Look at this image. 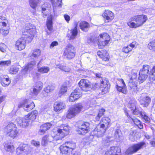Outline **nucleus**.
<instances>
[{"instance_id":"obj_4","label":"nucleus","mask_w":155,"mask_h":155,"mask_svg":"<svg viewBox=\"0 0 155 155\" xmlns=\"http://www.w3.org/2000/svg\"><path fill=\"white\" fill-rule=\"evenodd\" d=\"M82 108L83 106L80 103L76 104L70 107L68 111L66 117L70 119L73 118L80 113Z\"/></svg>"},{"instance_id":"obj_12","label":"nucleus","mask_w":155,"mask_h":155,"mask_svg":"<svg viewBox=\"0 0 155 155\" xmlns=\"http://www.w3.org/2000/svg\"><path fill=\"white\" fill-rule=\"evenodd\" d=\"M100 86L101 94H104L108 92L110 84L109 81L106 78H104V79L101 80Z\"/></svg>"},{"instance_id":"obj_48","label":"nucleus","mask_w":155,"mask_h":155,"mask_svg":"<svg viewBox=\"0 0 155 155\" xmlns=\"http://www.w3.org/2000/svg\"><path fill=\"white\" fill-rule=\"evenodd\" d=\"M116 87L118 91L122 92L124 94H126V91L125 90V88L124 86L122 87L117 85L116 86Z\"/></svg>"},{"instance_id":"obj_20","label":"nucleus","mask_w":155,"mask_h":155,"mask_svg":"<svg viewBox=\"0 0 155 155\" xmlns=\"http://www.w3.org/2000/svg\"><path fill=\"white\" fill-rule=\"evenodd\" d=\"M140 78L141 79H140V78H130L129 85L130 87L131 88H134V87H136L138 81L140 84L142 83L145 80V78Z\"/></svg>"},{"instance_id":"obj_33","label":"nucleus","mask_w":155,"mask_h":155,"mask_svg":"<svg viewBox=\"0 0 155 155\" xmlns=\"http://www.w3.org/2000/svg\"><path fill=\"white\" fill-rule=\"evenodd\" d=\"M4 148L6 151L11 153L13 152L15 150L13 145L9 143H7L5 144L4 145Z\"/></svg>"},{"instance_id":"obj_19","label":"nucleus","mask_w":155,"mask_h":155,"mask_svg":"<svg viewBox=\"0 0 155 155\" xmlns=\"http://www.w3.org/2000/svg\"><path fill=\"white\" fill-rule=\"evenodd\" d=\"M102 16L105 19L106 22L111 21L114 18L113 13L108 10H105L104 12L102 14Z\"/></svg>"},{"instance_id":"obj_56","label":"nucleus","mask_w":155,"mask_h":155,"mask_svg":"<svg viewBox=\"0 0 155 155\" xmlns=\"http://www.w3.org/2000/svg\"><path fill=\"white\" fill-rule=\"evenodd\" d=\"M32 145L36 147L39 146L40 145V143L38 141H36L34 140H33L31 142Z\"/></svg>"},{"instance_id":"obj_58","label":"nucleus","mask_w":155,"mask_h":155,"mask_svg":"<svg viewBox=\"0 0 155 155\" xmlns=\"http://www.w3.org/2000/svg\"><path fill=\"white\" fill-rule=\"evenodd\" d=\"M43 85V83L41 81H39L36 83L35 87H37V88L39 89V87L41 86V87L42 89V88Z\"/></svg>"},{"instance_id":"obj_11","label":"nucleus","mask_w":155,"mask_h":155,"mask_svg":"<svg viewBox=\"0 0 155 155\" xmlns=\"http://www.w3.org/2000/svg\"><path fill=\"white\" fill-rule=\"evenodd\" d=\"M90 123L87 122H80L78 125V133L80 134L84 135L90 130Z\"/></svg>"},{"instance_id":"obj_1","label":"nucleus","mask_w":155,"mask_h":155,"mask_svg":"<svg viewBox=\"0 0 155 155\" xmlns=\"http://www.w3.org/2000/svg\"><path fill=\"white\" fill-rule=\"evenodd\" d=\"M61 130H58V133L56 135L53 137L50 135H46L45 136L42 138L41 144L44 146H46L49 143L54 142L55 143V141H61L62 139L64 137V134L62 133H60Z\"/></svg>"},{"instance_id":"obj_59","label":"nucleus","mask_w":155,"mask_h":155,"mask_svg":"<svg viewBox=\"0 0 155 155\" xmlns=\"http://www.w3.org/2000/svg\"><path fill=\"white\" fill-rule=\"evenodd\" d=\"M2 31L3 32H2V34H3L4 35H6L8 34L9 33V31L8 30H3V29H1V31Z\"/></svg>"},{"instance_id":"obj_28","label":"nucleus","mask_w":155,"mask_h":155,"mask_svg":"<svg viewBox=\"0 0 155 155\" xmlns=\"http://www.w3.org/2000/svg\"><path fill=\"white\" fill-rule=\"evenodd\" d=\"M79 27L83 31L87 32L90 28V24L85 21H82L79 23Z\"/></svg>"},{"instance_id":"obj_47","label":"nucleus","mask_w":155,"mask_h":155,"mask_svg":"<svg viewBox=\"0 0 155 155\" xmlns=\"http://www.w3.org/2000/svg\"><path fill=\"white\" fill-rule=\"evenodd\" d=\"M52 19H48L47 22V26L48 29L50 31H51L52 29Z\"/></svg>"},{"instance_id":"obj_10","label":"nucleus","mask_w":155,"mask_h":155,"mask_svg":"<svg viewBox=\"0 0 155 155\" xmlns=\"http://www.w3.org/2000/svg\"><path fill=\"white\" fill-rule=\"evenodd\" d=\"M146 146V143L142 142L138 143L132 145L126 151V153L127 154H131L136 152L137 151L143 148V147Z\"/></svg>"},{"instance_id":"obj_22","label":"nucleus","mask_w":155,"mask_h":155,"mask_svg":"<svg viewBox=\"0 0 155 155\" xmlns=\"http://www.w3.org/2000/svg\"><path fill=\"white\" fill-rule=\"evenodd\" d=\"M149 66L147 65H143L142 69H141L140 71L139 75L140 78L146 77H147V74H149Z\"/></svg>"},{"instance_id":"obj_40","label":"nucleus","mask_w":155,"mask_h":155,"mask_svg":"<svg viewBox=\"0 0 155 155\" xmlns=\"http://www.w3.org/2000/svg\"><path fill=\"white\" fill-rule=\"evenodd\" d=\"M30 6L32 8L35 9L36 7L37 4L39 3V0H29Z\"/></svg>"},{"instance_id":"obj_8","label":"nucleus","mask_w":155,"mask_h":155,"mask_svg":"<svg viewBox=\"0 0 155 155\" xmlns=\"http://www.w3.org/2000/svg\"><path fill=\"white\" fill-rule=\"evenodd\" d=\"M75 54V49L74 47L72 45L69 44L64 49L63 55L65 58L71 59L74 57Z\"/></svg>"},{"instance_id":"obj_25","label":"nucleus","mask_w":155,"mask_h":155,"mask_svg":"<svg viewBox=\"0 0 155 155\" xmlns=\"http://www.w3.org/2000/svg\"><path fill=\"white\" fill-rule=\"evenodd\" d=\"M52 124L50 123H45L40 127L39 133L40 134H44L46 131L48 130L51 126Z\"/></svg>"},{"instance_id":"obj_26","label":"nucleus","mask_w":155,"mask_h":155,"mask_svg":"<svg viewBox=\"0 0 155 155\" xmlns=\"http://www.w3.org/2000/svg\"><path fill=\"white\" fill-rule=\"evenodd\" d=\"M36 64L35 61H31L22 70V74H25L28 71H29L31 69L33 68L34 66Z\"/></svg>"},{"instance_id":"obj_24","label":"nucleus","mask_w":155,"mask_h":155,"mask_svg":"<svg viewBox=\"0 0 155 155\" xmlns=\"http://www.w3.org/2000/svg\"><path fill=\"white\" fill-rule=\"evenodd\" d=\"M103 130H101L100 129H98L97 127L95 128L94 130L91 133V135L94 136H96L98 137H102L105 132V129L103 128Z\"/></svg>"},{"instance_id":"obj_54","label":"nucleus","mask_w":155,"mask_h":155,"mask_svg":"<svg viewBox=\"0 0 155 155\" xmlns=\"http://www.w3.org/2000/svg\"><path fill=\"white\" fill-rule=\"evenodd\" d=\"M6 48V46L4 43H0V50L1 51L4 52L5 51Z\"/></svg>"},{"instance_id":"obj_15","label":"nucleus","mask_w":155,"mask_h":155,"mask_svg":"<svg viewBox=\"0 0 155 155\" xmlns=\"http://www.w3.org/2000/svg\"><path fill=\"white\" fill-rule=\"evenodd\" d=\"M28 100L26 99L24 100L23 101L20 103L18 105V107L20 108L23 107L25 110L28 112L32 109L35 107V104L33 102H32L30 104H27Z\"/></svg>"},{"instance_id":"obj_2","label":"nucleus","mask_w":155,"mask_h":155,"mask_svg":"<svg viewBox=\"0 0 155 155\" xmlns=\"http://www.w3.org/2000/svg\"><path fill=\"white\" fill-rule=\"evenodd\" d=\"M147 19V17L145 15H137L131 18V21L127 24L131 28H136L141 26L145 22Z\"/></svg>"},{"instance_id":"obj_16","label":"nucleus","mask_w":155,"mask_h":155,"mask_svg":"<svg viewBox=\"0 0 155 155\" xmlns=\"http://www.w3.org/2000/svg\"><path fill=\"white\" fill-rule=\"evenodd\" d=\"M81 89L84 91H88L90 88V82L87 80L82 79L79 83Z\"/></svg>"},{"instance_id":"obj_51","label":"nucleus","mask_w":155,"mask_h":155,"mask_svg":"<svg viewBox=\"0 0 155 155\" xmlns=\"http://www.w3.org/2000/svg\"><path fill=\"white\" fill-rule=\"evenodd\" d=\"M39 87V89L37 88L36 87H35L33 88V92H32L33 95H36L40 92V91L41 89V86Z\"/></svg>"},{"instance_id":"obj_41","label":"nucleus","mask_w":155,"mask_h":155,"mask_svg":"<svg viewBox=\"0 0 155 155\" xmlns=\"http://www.w3.org/2000/svg\"><path fill=\"white\" fill-rule=\"evenodd\" d=\"M141 116L145 121L146 123H150V119L145 112L143 111V113H141Z\"/></svg>"},{"instance_id":"obj_57","label":"nucleus","mask_w":155,"mask_h":155,"mask_svg":"<svg viewBox=\"0 0 155 155\" xmlns=\"http://www.w3.org/2000/svg\"><path fill=\"white\" fill-rule=\"evenodd\" d=\"M58 42L57 41H54L52 42L50 45V48H52L54 46H57L58 45Z\"/></svg>"},{"instance_id":"obj_23","label":"nucleus","mask_w":155,"mask_h":155,"mask_svg":"<svg viewBox=\"0 0 155 155\" xmlns=\"http://www.w3.org/2000/svg\"><path fill=\"white\" fill-rule=\"evenodd\" d=\"M77 24H76V26L73 29L70 31V33L67 34V37L69 40H73L75 38L78 34L77 28Z\"/></svg>"},{"instance_id":"obj_38","label":"nucleus","mask_w":155,"mask_h":155,"mask_svg":"<svg viewBox=\"0 0 155 155\" xmlns=\"http://www.w3.org/2000/svg\"><path fill=\"white\" fill-rule=\"evenodd\" d=\"M56 68L60 69L61 70L65 72H68L70 71V68L66 66L59 64L57 65Z\"/></svg>"},{"instance_id":"obj_46","label":"nucleus","mask_w":155,"mask_h":155,"mask_svg":"<svg viewBox=\"0 0 155 155\" xmlns=\"http://www.w3.org/2000/svg\"><path fill=\"white\" fill-rule=\"evenodd\" d=\"M67 86L64 85H62L59 92V94L60 95H63L67 91Z\"/></svg>"},{"instance_id":"obj_37","label":"nucleus","mask_w":155,"mask_h":155,"mask_svg":"<svg viewBox=\"0 0 155 155\" xmlns=\"http://www.w3.org/2000/svg\"><path fill=\"white\" fill-rule=\"evenodd\" d=\"M62 0H54V2H52V5L53 7V9L54 10L56 7L58 6L61 8L62 6L61 3Z\"/></svg>"},{"instance_id":"obj_44","label":"nucleus","mask_w":155,"mask_h":155,"mask_svg":"<svg viewBox=\"0 0 155 155\" xmlns=\"http://www.w3.org/2000/svg\"><path fill=\"white\" fill-rule=\"evenodd\" d=\"M125 113L128 118H130L136 125H137V124H140V121L137 118H132L128 114V113L126 111H125Z\"/></svg>"},{"instance_id":"obj_60","label":"nucleus","mask_w":155,"mask_h":155,"mask_svg":"<svg viewBox=\"0 0 155 155\" xmlns=\"http://www.w3.org/2000/svg\"><path fill=\"white\" fill-rule=\"evenodd\" d=\"M103 56H104V58H103V60L105 61H107L109 60V58L108 57H104L105 56H107L108 55V53H107L106 52L105 54L104 55V54H103Z\"/></svg>"},{"instance_id":"obj_55","label":"nucleus","mask_w":155,"mask_h":155,"mask_svg":"<svg viewBox=\"0 0 155 155\" xmlns=\"http://www.w3.org/2000/svg\"><path fill=\"white\" fill-rule=\"evenodd\" d=\"M149 74L151 76L155 77V66L153 67L152 70L150 71Z\"/></svg>"},{"instance_id":"obj_53","label":"nucleus","mask_w":155,"mask_h":155,"mask_svg":"<svg viewBox=\"0 0 155 155\" xmlns=\"http://www.w3.org/2000/svg\"><path fill=\"white\" fill-rule=\"evenodd\" d=\"M132 113H133L135 115H140L141 116V113H143V111H139L138 109L136 108V107L134 109L132 110Z\"/></svg>"},{"instance_id":"obj_17","label":"nucleus","mask_w":155,"mask_h":155,"mask_svg":"<svg viewBox=\"0 0 155 155\" xmlns=\"http://www.w3.org/2000/svg\"><path fill=\"white\" fill-rule=\"evenodd\" d=\"M80 91L81 90L79 88H76L73 92L71 93L69 97V101H74L81 97V94Z\"/></svg>"},{"instance_id":"obj_50","label":"nucleus","mask_w":155,"mask_h":155,"mask_svg":"<svg viewBox=\"0 0 155 155\" xmlns=\"http://www.w3.org/2000/svg\"><path fill=\"white\" fill-rule=\"evenodd\" d=\"M148 47L150 50H155V40L150 42L148 45Z\"/></svg>"},{"instance_id":"obj_31","label":"nucleus","mask_w":155,"mask_h":155,"mask_svg":"<svg viewBox=\"0 0 155 155\" xmlns=\"http://www.w3.org/2000/svg\"><path fill=\"white\" fill-rule=\"evenodd\" d=\"M71 129V127L67 124H63L60 127V128H58L57 130V133L58 130H61V132L60 133H62L64 134V137L65 135H67L66 133H65L64 131L68 132V131Z\"/></svg>"},{"instance_id":"obj_62","label":"nucleus","mask_w":155,"mask_h":155,"mask_svg":"<svg viewBox=\"0 0 155 155\" xmlns=\"http://www.w3.org/2000/svg\"><path fill=\"white\" fill-rule=\"evenodd\" d=\"M6 18L4 16H0V23H2L3 21L5 20Z\"/></svg>"},{"instance_id":"obj_49","label":"nucleus","mask_w":155,"mask_h":155,"mask_svg":"<svg viewBox=\"0 0 155 155\" xmlns=\"http://www.w3.org/2000/svg\"><path fill=\"white\" fill-rule=\"evenodd\" d=\"M18 71V68L15 67H12L10 70L9 72L12 74H16Z\"/></svg>"},{"instance_id":"obj_52","label":"nucleus","mask_w":155,"mask_h":155,"mask_svg":"<svg viewBox=\"0 0 155 155\" xmlns=\"http://www.w3.org/2000/svg\"><path fill=\"white\" fill-rule=\"evenodd\" d=\"M105 111V110L103 109L99 110L97 116L96 117V119L97 120H99L100 117L104 114V113Z\"/></svg>"},{"instance_id":"obj_39","label":"nucleus","mask_w":155,"mask_h":155,"mask_svg":"<svg viewBox=\"0 0 155 155\" xmlns=\"http://www.w3.org/2000/svg\"><path fill=\"white\" fill-rule=\"evenodd\" d=\"M137 104V102L135 100H131L129 102L128 104L129 107L131 110H133L136 107V105Z\"/></svg>"},{"instance_id":"obj_61","label":"nucleus","mask_w":155,"mask_h":155,"mask_svg":"<svg viewBox=\"0 0 155 155\" xmlns=\"http://www.w3.org/2000/svg\"><path fill=\"white\" fill-rule=\"evenodd\" d=\"M64 18L65 20L67 21H68L70 20V17L69 15H64Z\"/></svg>"},{"instance_id":"obj_34","label":"nucleus","mask_w":155,"mask_h":155,"mask_svg":"<svg viewBox=\"0 0 155 155\" xmlns=\"http://www.w3.org/2000/svg\"><path fill=\"white\" fill-rule=\"evenodd\" d=\"M134 43L133 42L131 43L129 45L124 47L123 48V51L125 53H128L131 51L132 49L135 47Z\"/></svg>"},{"instance_id":"obj_43","label":"nucleus","mask_w":155,"mask_h":155,"mask_svg":"<svg viewBox=\"0 0 155 155\" xmlns=\"http://www.w3.org/2000/svg\"><path fill=\"white\" fill-rule=\"evenodd\" d=\"M10 64L11 61L9 60L0 61V69H1V68L7 66Z\"/></svg>"},{"instance_id":"obj_13","label":"nucleus","mask_w":155,"mask_h":155,"mask_svg":"<svg viewBox=\"0 0 155 155\" xmlns=\"http://www.w3.org/2000/svg\"><path fill=\"white\" fill-rule=\"evenodd\" d=\"M16 121L18 125L22 127H25L28 126L31 122L28 118V117L25 116L24 117H18L16 120Z\"/></svg>"},{"instance_id":"obj_5","label":"nucleus","mask_w":155,"mask_h":155,"mask_svg":"<svg viewBox=\"0 0 155 155\" xmlns=\"http://www.w3.org/2000/svg\"><path fill=\"white\" fill-rule=\"evenodd\" d=\"M31 40L30 37L23 36L16 41L15 46L16 48L20 51L24 49L26 46V43L31 42Z\"/></svg>"},{"instance_id":"obj_14","label":"nucleus","mask_w":155,"mask_h":155,"mask_svg":"<svg viewBox=\"0 0 155 155\" xmlns=\"http://www.w3.org/2000/svg\"><path fill=\"white\" fill-rule=\"evenodd\" d=\"M151 101L150 97L147 96L146 94H143L140 96L139 101L140 104L143 107H147L148 106Z\"/></svg>"},{"instance_id":"obj_21","label":"nucleus","mask_w":155,"mask_h":155,"mask_svg":"<svg viewBox=\"0 0 155 155\" xmlns=\"http://www.w3.org/2000/svg\"><path fill=\"white\" fill-rule=\"evenodd\" d=\"M103 123L100 125V127L101 128H107L109 127L111 124V120L108 117H104L102 118L101 122Z\"/></svg>"},{"instance_id":"obj_9","label":"nucleus","mask_w":155,"mask_h":155,"mask_svg":"<svg viewBox=\"0 0 155 155\" xmlns=\"http://www.w3.org/2000/svg\"><path fill=\"white\" fill-rule=\"evenodd\" d=\"M32 148L27 144H23L16 149L18 155H28L32 151Z\"/></svg>"},{"instance_id":"obj_7","label":"nucleus","mask_w":155,"mask_h":155,"mask_svg":"<svg viewBox=\"0 0 155 155\" xmlns=\"http://www.w3.org/2000/svg\"><path fill=\"white\" fill-rule=\"evenodd\" d=\"M98 38L97 44L99 48L101 49L108 43L110 39L109 36L107 33L100 34Z\"/></svg>"},{"instance_id":"obj_64","label":"nucleus","mask_w":155,"mask_h":155,"mask_svg":"<svg viewBox=\"0 0 155 155\" xmlns=\"http://www.w3.org/2000/svg\"><path fill=\"white\" fill-rule=\"evenodd\" d=\"M150 144L152 147H155V141H151L150 142Z\"/></svg>"},{"instance_id":"obj_32","label":"nucleus","mask_w":155,"mask_h":155,"mask_svg":"<svg viewBox=\"0 0 155 155\" xmlns=\"http://www.w3.org/2000/svg\"><path fill=\"white\" fill-rule=\"evenodd\" d=\"M37 114V111L34 110L31 113H29L28 114L26 115V116L28 117V118L29 120H30V121L31 122L32 121L35 120Z\"/></svg>"},{"instance_id":"obj_27","label":"nucleus","mask_w":155,"mask_h":155,"mask_svg":"<svg viewBox=\"0 0 155 155\" xmlns=\"http://www.w3.org/2000/svg\"><path fill=\"white\" fill-rule=\"evenodd\" d=\"M65 105L62 102L57 101L54 105V110L55 111L58 112L65 108Z\"/></svg>"},{"instance_id":"obj_29","label":"nucleus","mask_w":155,"mask_h":155,"mask_svg":"<svg viewBox=\"0 0 155 155\" xmlns=\"http://www.w3.org/2000/svg\"><path fill=\"white\" fill-rule=\"evenodd\" d=\"M41 54V51L38 49H35L32 51L30 54V57L33 59H35L39 57Z\"/></svg>"},{"instance_id":"obj_45","label":"nucleus","mask_w":155,"mask_h":155,"mask_svg":"<svg viewBox=\"0 0 155 155\" xmlns=\"http://www.w3.org/2000/svg\"><path fill=\"white\" fill-rule=\"evenodd\" d=\"M50 70L49 67L45 66L41 68H38V71L39 72L42 73H48Z\"/></svg>"},{"instance_id":"obj_42","label":"nucleus","mask_w":155,"mask_h":155,"mask_svg":"<svg viewBox=\"0 0 155 155\" xmlns=\"http://www.w3.org/2000/svg\"><path fill=\"white\" fill-rule=\"evenodd\" d=\"M55 88L54 86L53 85H48L47 87L44 88V91L47 93H49Z\"/></svg>"},{"instance_id":"obj_3","label":"nucleus","mask_w":155,"mask_h":155,"mask_svg":"<svg viewBox=\"0 0 155 155\" xmlns=\"http://www.w3.org/2000/svg\"><path fill=\"white\" fill-rule=\"evenodd\" d=\"M76 147V143L72 141L66 142L60 146V153L62 154L69 155Z\"/></svg>"},{"instance_id":"obj_18","label":"nucleus","mask_w":155,"mask_h":155,"mask_svg":"<svg viewBox=\"0 0 155 155\" xmlns=\"http://www.w3.org/2000/svg\"><path fill=\"white\" fill-rule=\"evenodd\" d=\"M121 150L120 147H112L106 152L104 155H121Z\"/></svg>"},{"instance_id":"obj_6","label":"nucleus","mask_w":155,"mask_h":155,"mask_svg":"<svg viewBox=\"0 0 155 155\" xmlns=\"http://www.w3.org/2000/svg\"><path fill=\"white\" fill-rule=\"evenodd\" d=\"M4 131L8 136L13 138H15L18 134L16 125L12 123L8 124L5 128Z\"/></svg>"},{"instance_id":"obj_35","label":"nucleus","mask_w":155,"mask_h":155,"mask_svg":"<svg viewBox=\"0 0 155 155\" xmlns=\"http://www.w3.org/2000/svg\"><path fill=\"white\" fill-rule=\"evenodd\" d=\"M0 81L1 84L4 87L8 86L11 82L9 78H1Z\"/></svg>"},{"instance_id":"obj_63","label":"nucleus","mask_w":155,"mask_h":155,"mask_svg":"<svg viewBox=\"0 0 155 155\" xmlns=\"http://www.w3.org/2000/svg\"><path fill=\"white\" fill-rule=\"evenodd\" d=\"M119 131V130H117L115 131V135L116 137H119V135L118 134Z\"/></svg>"},{"instance_id":"obj_30","label":"nucleus","mask_w":155,"mask_h":155,"mask_svg":"<svg viewBox=\"0 0 155 155\" xmlns=\"http://www.w3.org/2000/svg\"><path fill=\"white\" fill-rule=\"evenodd\" d=\"M25 30L30 35H33L36 31L35 27L31 24H28L26 27Z\"/></svg>"},{"instance_id":"obj_36","label":"nucleus","mask_w":155,"mask_h":155,"mask_svg":"<svg viewBox=\"0 0 155 155\" xmlns=\"http://www.w3.org/2000/svg\"><path fill=\"white\" fill-rule=\"evenodd\" d=\"M136 132L135 130H130L129 131V138L132 141H135L137 138L135 136Z\"/></svg>"}]
</instances>
